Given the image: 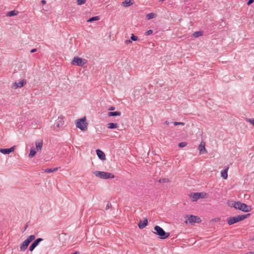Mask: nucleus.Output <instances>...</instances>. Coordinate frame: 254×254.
<instances>
[{"instance_id": "obj_3", "label": "nucleus", "mask_w": 254, "mask_h": 254, "mask_svg": "<svg viewBox=\"0 0 254 254\" xmlns=\"http://www.w3.org/2000/svg\"><path fill=\"white\" fill-rule=\"evenodd\" d=\"M75 124L76 127L82 131H85L87 129L88 123L87 122L86 117L77 119L75 121Z\"/></svg>"}, {"instance_id": "obj_40", "label": "nucleus", "mask_w": 254, "mask_h": 254, "mask_svg": "<svg viewBox=\"0 0 254 254\" xmlns=\"http://www.w3.org/2000/svg\"><path fill=\"white\" fill-rule=\"evenodd\" d=\"M37 51V49H33L30 51V53H33L36 52Z\"/></svg>"}, {"instance_id": "obj_41", "label": "nucleus", "mask_w": 254, "mask_h": 254, "mask_svg": "<svg viewBox=\"0 0 254 254\" xmlns=\"http://www.w3.org/2000/svg\"><path fill=\"white\" fill-rule=\"evenodd\" d=\"M58 170V168H52L53 172L57 171Z\"/></svg>"}, {"instance_id": "obj_4", "label": "nucleus", "mask_w": 254, "mask_h": 254, "mask_svg": "<svg viewBox=\"0 0 254 254\" xmlns=\"http://www.w3.org/2000/svg\"><path fill=\"white\" fill-rule=\"evenodd\" d=\"M154 229L155 231H154L153 233L158 235L161 239H165L170 235L169 233H166L165 231L159 226H155Z\"/></svg>"}, {"instance_id": "obj_46", "label": "nucleus", "mask_w": 254, "mask_h": 254, "mask_svg": "<svg viewBox=\"0 0 254 254\" xmlns=\"http://www.w3.org/2000/svg\"><path fill=\"white\" fill-rule=\"evenodd\" d=\"M27 227H28V225L27 224L26 225V226H25L24 230H25L27 229Z\"/></svg>"}, {"instance_id": "obj_33", "label": "nucleus", "mask_w": 254, "mask_h": 254, "mask_svg": "<svg viewBox=\"0 0 254 254\" xmlns=\"http://www.w3.org/2000/svg\"><path fill=\"white\" fill-rule=\"evenodd\" d=\"M174 126H178V125H182V126H184L185 125V123H183V122H175L174 123Z\"/></svg>"}, {"instance_id": "obj_42", "label": "nucleus", "mask_w": 254, "mask_h": 254, "mask_svg": "<svg viewBox=\"0 0 254 254\" xmlns=\"http://www.w3.org/2000/svg\"><path fill=\"white\" fill-rule=\"evenodd\" d=\"M41 3H42V4H46V1L45 0H42L41 1Z\"/></svg>"}, {"instance_id": "obj_37", "label": "nucleus", "mask_w": 254, "mask_h": 254, "mask_svg": "<svg viewBox=\"0 0 254 254\" xmlns=\"http://www.w3.org/2000/svg\"><path fill=\"white\" fill-rule=\"evenodd\" d=\"M254 2V0H249L248 1H247V5H251L252 3H253V2Z\"/></svg>"}, {"instance_id": "obj_7", "label": "nucleus", "mask_w": 254, "mask_h": 254, "mask_svg": "<svg viewBox=\"0 0 254 254\" xmlns=\"http://www.w3.org/2000/svg\"><path fill=\"white\" fill-rule=\"evenodd\" d=\"M205 195L206 193L204 192H192L189 194V196L192 201H196L199 198H204Z\"/></svg>"}, {"instance_id": "obj_38", "label": "nucleus", "mask_w": 254, "mask_h": 254, "mask_svg": "<svg viewBox=\"0 0 254 254\" xmlns=\"http://www.w3.org/2000/svg\"><path fill=\"white\" fill-rule=\"evenodd\" d=\"M125 44H128L129 43H132V41H131V40H126L125 41Z\"/></svg>"}, {"instance_id": "obj_23", "label": "nucleus", "mask_w": 254, "mask_h": 254, "mask_svg": "<svg viewBox=\"0 0 254 254\" xmlns=\"http://www.w3.org/2000/svg\"><path fill=\"white\" fill-rule=\"evenodd\" d=\"M100 19V18L98 16H94L90 18L87 20V22H90L93 21L98 20Z\"/></svg>"}, {"instance_id": "obj_11", "label": "nucleus", "mask_w": 254, "mask_h": 254, "mask_svg": "<svg viewBox=\"0 0 254 254\" xmlns=\"http://www.w3.org/2000/svg\"><path fill=\"white\" fill-rule=\"evenodd\" d=\"M26 83V80H22L20 81L19 82H14L12 85V87L16 89L18 87H23L25 84Z\"/></svg>"}, {"instance_id": "obj_45", "label": "nucleus", "mask_w": 254, "mask_h": 254, "mask_svg": "<svg viewBox=\"0 0 254 254\" xmlns=\"http://www.w3.org/2000/svg\"><path fill=\"white\" fill-rule=\"evenodd\" d=\"M79 254V252H74V253L71 254Z\"/></svg>"}, {"instance_id": "obj_36", "label": "nucleus", "mask_w": 254, "mask_h": 254, "mask_svg": "<svg viewBox=\"0 0 254 254\" xmlns=\"http://www.w3.org/2000/svg\"><path fill=\"white\" fill-rule=\"evenodd\" d=\"M112 205H111V203H109L108 202L106 206V207H105V209L106 210H108L111 207Z\"/></svg>"}, {"instance_id": "obj_10", "label": "nucleus", "mask_w": 254, "mask_h": 254, "mask_svg": "<svg viewBox=\"0 0 254 254\" xmlns=\"http://www.w3.org/2000/svg\"><path fill=\"white\" fill-rule=\"evenodd\" d=\"M43 239L42 238H38L36 240H35L32 244L30 245L29 247V251L30 252H32L34 249L39 245V243L43 241Z\"/></svg>"}, {"instance_id": "obj_32", "label": "nucleus", "mask_w": 254, "mask_h": 254, "mask_svg": "<svg viewBox=\"0 0 254 254\" xmlns=\"http://www.w3.org/2000/svg\"><path fill=\"white\" fill-rule=\"evenodd\" d=\"M187 145V143L186 142H181L178 144V146L180 147H185Z\"/></svg>"}, {"instance_id": "obj_16", "label": "nucleus", "mask_w": 254, "mask_h": 254, "mask_svg": "<svg viewBox=\"0 0 254 254\" xmlns=\"http://www.w3.org/2000/svg\"><path fill=\"white\" fill-rule=\"evenodd\" d=\"M148 224V220L147 219H144L142 221H140L138 224V227L139 229H143L146 226H147Z\"/></svg>"}, {"instance_id": "obj_26", "label": "nucleus", "mask_w": 254, "mask_h": 254, "mask_svg": "<svg viewBox=\"0 0 254 254\" xmlns=\"http://www.w3.org/2000/svg\"><path fill=\"white\" fill-rule=\"evenodd\" d=\"M35 238V236L34 235H30L29 236L27 239H26L28 242L30 243L33 240H34Z\"/></svg>"}, {"instance_id": "obj_24", "label": "nucleus", "mask_w": 254, "mask_h": 254, "mask_svg": "<svg viewBox=\"0 0 254 254\" xmlns=\"http://www.w3.org/2000/svg\"><path fill=\"white\" fill-rule=\"evenodd\" d=\"M36 152L34 148H31L30 149V153L29 154V157L30 158H32L36 154Z\"/></svg>"}, {"instance_id": "obj_44", "label": "nucleus", "mask_w": 254, "mask_h": 254, "mask_svg": "<svg viewBox=\"0 0 254 254\" xmlns=\"http://www.w3.org/2000/svg\"><path fill=\"white\" fill-rule=\"evenodd\" d=\"M246 254H254V252H248V253H247Z\"/></svg>"}, {"instance_id": "obj_6", "label": "nucleus", "mask_w": 254, "mask_h": 254, "mask_svg": "<svg viewBox=\"0 0 254 254\" xmlns=\"http://www.w3.org/2000/svg\"><path fill=\"white\" fill-rule=\"evenodd\" d=\"M87 60L85 59L81 58L79 57H74L71 62L72 65H75L79 66H82L86 64Z\"/></svg>"}, {"instance_id": "obj_43", "label": "nucleus", "mask_w": 254, "mask_h": 254, "mask_svg": "<svg viewBox=\"0 0 254 254\" xmlns=\"http://www.w3.org/2000/svg\"><path fill=\"white\" fill-rule=\"evenodd\" d=\"M165 125H166V126H168L169 125V122L166 121L164 123Z\"/></svg>"}, {"instance_id": "obj_13", "label": "nucleus", "mask_w": 254, "mask_h": 254, "mask_svg": "<svg viewBox=\"0 0 254 254\" xmlns=\"http://www.w3.org/2000/svg\"><path fill=\"white\" fill-rule=\"evenodd\" d=\"M15 149L14 146H12L9 148H0V152L4 154H8L10 152H13Z\"/></svg>"}, {"instance_id": "obj_35", "label": "nucleus", "mask_w": 254, "mask_h": 254, "mask_svg": "<svg viewBox=\"0 0 254 254\" xmlns=\"http://www.w3.org/2000/svg\"><path fill=\"white\" fill-rule=\"evenodd\" d=\"M152 33H153V31L152 30H148L145 32V35L146 36H148V35L151 34Z\"/></svg>"}, {"instance_id": "obj_18", "label": "nucleus", "mask_w": 254, "mask_h": 254, "mask_svg": "<svg viewBox=\"0 0 254 254\" xmlns=\"http://www.w3.org/2000/svg\"><path fill=\"white\" fill-rule=\"evenodd\" d=\"M36 148L37 150H41L43 146L42 140L37 141L35 142Z\"/></svg>"}, {"instance_id": "obj_12", "label": "nucleus", "mask_w": 254, "mask_h": 254, "mask_svg": "<svg viewBox=\"0 0 254 254\" xmlns=\"http://www.w3.org/2000/svg\"><path fill=\"white\" fill-rule=\"evenodd\" d=\"M198 149L199 151V153L200 154H204L207 153V150L205 147V143L204 142H201L200 144L199 145Z\"/></svg>"}, {"instance_id": "obj_5", "label": "nucleus", "mask_w": 254, "mask_h": 254, "mask_svg": "<svg viewBox=\"0 0 254 254\" xmlns=\"http://www.w3.org/2000/svg\"><path fill=\"white\" fill-rule=\"evenodd\" d=\"M93 173L96 177L102 179H113L115 178V176L113 174L104 171H95Z\"/></svg>"}, {"instance_id": "obj_17", "label": "nucleus", "mask_w": 254, "mask_h": 254, "mask_svg": "<svg viewBox=\"0 0 254 254\" xmlns=\"http://www.w3.org/2000/svg\"><path fill=\"white\" fill-rule=\"evenodd\" d=\"M228 169H229V168L227 167V168H225L224 170H223V171H222L221 173V177L224 179H226L228 177L227 172H228Z\"/></svg>"}, {"instance_id": "obj_30", "label": "nucleus", "mask_w": 254, "mask_h": 254, "mask_svg": "<svg viewBox=\"0 0 254 254\" xmlns=\"http://www.w3.org/2000/svg\"><path fill=\"white\" fill-rule=\"evenodd\" d=\"M76 2L77 5H80L84 4L86 2V0H77Z\"/></svg>"}, {"instance_id": "obj_31", "label": "nucleus", "mask_w": 254, "mask_h": 254, "mask_svg": "<svg viewBox=\"0 0 254 254\" xmlns=\"http://www.w3.org/2000/svg\"><path fill=\"white\" fill-rule=\"evenodd\" d=\"M130 39L132 41H135L138 40V38L137 36H135V35H133L132 34H131V36L130 37Z\"/></svg>"}, {"instance_id": "obj_21", "label": "nucleus", "mask_w": 254, "mask_h": 254, "mask_svg": "<svg viewBox=\"0 0 254 254\" xmlns=\"http://www.w3.org/2000/svg\"><path fill=\"white\" fill-rule=\"evenodd\" d=\"M107 127L109 129L116 128L118 127V124L117 123H111L107 125Z\"/></svg>"}, {"instance_id": "obj_15", "label": "nucleus", "mask_w": 254, "mask_h": 254, "mask_svg": "<svg viewBox=\"0 0 254 254\" xmlns=\"http://www.w3.org/2000/svg\"><path fill=\"white\" fill-rule=\"evenodd\" d=\"M29 243L28 242V241H27L26 240H25L23 243L22 244H21V245L20 246V250L21 251H25L27 249V247L28 246V245H29Z\"/></svg>"}, {"instance_id": "obj_25", "label": "nucleus", "mask_w": 254, "mask_h": 254, "mask_svg": "<svg viewBox=\"0 0 254 254\" xmlns=\"http://www.w3.org/2000/svg\"><path fill=\"white\" fill-rule=\"evenodd\" d=\"M158 182L160 183H168L170 182L169 180L168 179H166V178H161L159 180Z\"/></svg>"}, {"instance_id": "obj_20", "label": "nucleus", "mask_w": 254, "mask_h": 254, "mask_svg": "<svg viewBox=\"0 0 254 254\" xmlns=\"http://www.w3.org/2000/svg\"><path fill=\"white\" fill-rule=\"evenodd\" d=\"M18 14V11L17 10H13L9 11L6 14V16H9V17H12L13 16L17 15Z\"/></svg>"}, {"instance_id": "obj_34", "label": "nucleus", "mask_w": 254, "mask_h": 254, "mask_svg": "<svg viewBox=\"0 0 254 254\" xmlns=\"http://www.w3.org/2000/svg\"><path fill=\"white\" fill-rule=\"evenodd\" d=\"M44 172L47 173H51L53 172L52 168H48L44 170Z\"/></svg>"}, {"instance_id": "obj_28", "label": "nucleus", "mask_w": 254, "mask_h": 254, "mask_svg": "<svg viewBox=\"0 0 254 254\" xmlns=\"http://www.w3.org/2000/svg\"><path fill=\"white\" fill-rule=\"evenodd\" d=\"M154 17H155V14H154L153 13H150L146 15V18L148 20L152 19Z\"/></svg>"}, {"instance_id": "obj_19", "label": "nucleus", "mask_w": 254, "mask_h": 254, "mask_svg": "<svg viewBox=\"0 0 254 254\" xmlns=\"http://www.w3.org/2000/svg\"><path fill=\"white\" fill-rule=\"evenodd\" d=\"M108 115L109 117L120 116L121 115V112L119 111L110 112L108 113Z\"/></svg>"}, {"instance_id": "obj_9", "label": "nucleus", "mask_w": 254, "mask_h": 254, "mask_svg": "<svg viewBox=\"0 0 254 254\" xmlns=\"http://www.w3.org/2000/svg\"><path fill=\"white\" fill-rule=\"evenodd\" d=\"M186 217H188V216H186ZM201 221V220L199 217L190 215L188 216V219L185 221V223L187 224L189 222L190 224L192 225L195 223H199Z\"/></svg>"}, {"instance_id": "obj_39", "label": "nucleus", "mask_w": 254, "mask_h": 254, "mask_svg": "<svg viewBox=\"0 0 254 254\" xmlns=\"http://www.w3.org/2000/svg\"><path fill=\"white\" fill-rule=\"evenodd\" d=\"M115 109V107L111 106V107H110L108 109V110H109V111H113V110H114Z\"/></svg>"}, {"instance_id": "obj_22", "label": "nucleus", "mask_w": 254, "mask_h": 254, "mask_svg": "<svg viewBox=\"0 0 254 254\" xmlns=\"http://www.w3.org/2000/svg\"><path fill=\"white\" fill-rule=\"evenodd\" d=\"M131 0H125L122 2V5L125 7H128L132 4Z\"/></svg>"}, {"instance_id": "obj_8", "label": "nucleus", "mask_w": 254, "mask_h": 254, "mask_svg": "<svg viewBox=\"0 0 254 254\" xmlns=\"http://www.w3.org/2000/svg\"><path fill=\"white\" fill-rule=\"evenodd\" d=\"M65 118L63 116H60L55 121L54 125H53L54 128H60L64 126V124Z\"/></svg>"}, {"instance_id": "obj_27", "label": "nucleus", "mask_w": 254, "mask_h": 254, "mask_svg": "<svg viewBox=\"0 0 254 254\" xmlns=\"http://www.w3.org/2000/svg\"><path fill=\"white\" fill-rule=\"evenodd\" d=\"M201 35H202V32H201V31H196V32H194L193 34V36L195 38L198 37Z\"/></svg>"}, {"instance_id": "obj_14", "label": "nucleus", "mask_w": 254, "mask_h": 254, "mask_svg": "<svg viewBox=\"0 0 254 254\" xmlns=\"http://www.w3.org/2000/svg\"><path fill=\"white\" fill-rule=\"evenodd\" d=\"M97 155L98 156V158L101 159V160H106V156L104 152H103L102 150L98 149L96 150Z\"/></svg>"}, {"instance_id": "obj_2", "label": "nucleus", "mask_w": 254, "mask_h": 254, "mask_svg": "<svg viewBox=\"0 0 254 254\" xmlns=\"http://www.w3.org/2000/svg\"><path fill=\"white\" fill-rule=\"evenodd\" d=\"M251 215L250 213L244 215H239L234 217H229L227 218V221L229 225H233L238 222L242 221L245 219L250 217Z\"/></svg>"}, {"instance_id": "obj_29", "label": "nucleus", "mask_w": 254, "mask_h": 254, "mask_svg": "<svg viewBox=\"0 0 254 254\" xmlns=\"http://www.w3.org/2000/svg\"><path fill=\"white\" fill-rule=\"evenodd\" d=\"M246 121L254 126V118H246Z\"/></svg>"}, {"instance_id": "obj_1", "label": "nucleus", "mask_w": 254, "mask_h": 254, "mask_svg": "<svg viewBox=\"0 0 254 254\" xmlns=\"http://www.w3.org/2000/svg\"><path fill=\"white\" fill-rule=\"evenodd\" d=\"M232 206L236 209H239L243 212H248L252 210V207L250 205H248L240 201H233Z\"/></svg>"}]
</instances>
